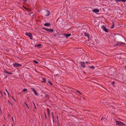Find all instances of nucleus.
Returning a JSON list of instances; mask_svg holds the SVG:
<instances>
[{
	"label": "nucleus",
	"mask_w": 126,
	"mask_h": 126,
	"mask_svg": "<svg viewBox=\"0 0 126 126\" xmlns=\"http://www.w3.org/2000/svg\"><path fill=\"white\" fill-rule=\"evenodd\" d=\"M25 35L29 37L31 39H32L33 37L31 33V32H26L25 33Z\"/></svg>",
	"instance_id": "obj_1"
},
{
	"label": "nucleus",
	"mask_w": 126,
	"mask_h": 126,
	"mask_svg": "<svg viewBox=\"0 0 126 126\" xmlns=\"http://www.w3.org/2000/svg\"><path fill=\"white\" fill-rule=\"evenodd\" d=\"M79 63L80 64L81 66L83 68H85L86 67L85 63L84 62H79Z\"/></svg>",
	"instance_id": "obj_2"
},
{
	"label": "nucleus",
	"mask_w": 126,
	"mask_h": 126,
	"mask_svg": "<svg viewBox=\"0 0 126 126\" xmlns=\"http://www.w3.org/2000/svg\"><path fill=\"white\" fill-rule=\"evenodd\" d=\"M50 15V12L48 10H46L45 12V15L46 16H48Z\"/></svg>",
	"instance_id": "obj_3"
},
{
	"label": "nucleus",
	"mask_w": 126,
	"mask_h": 126,
	"mask_svg": "<svg viewBox=\"0 0 126 126\" xmlns=\"http://www.w3.org/2000/svg\"><path fill=\"white\" fill-rule=\"evenodd\" d=\"M13 65L15 67H21L22 66L21 64H19L17 63H14L13 64Z\"/></svg>",
	"instance_id": "obj_4"
},
{
	"label": "nucleus",
	"mask_w": 126,
	"mask_h": 126,
	"mask_svg": "<svg viewBox=\"0 0 126 126\" xmlns=\"http://www.w3.org/2000/svg\"><path fill=\"white\" fill-rule=\"evenodd\" d=\"M103 29V30L105 31V32H108V29L106 28L104 25H103L101 27Z\"/></svg>",
	"instance_id": "obj_5"
},
{
	"label": "nucleus",
	"mask_w": 126,
	"mask_h": 126,
	"mask_svg": "<svg viewBox=\"0 0 126 126\" xmlns=\"http://www.w3.org/2000/svg\"><path fill=\"white\" fill-rule=\"evenodd\" d=\"M31 89L32 90V91L34 93V94H35L37 96L38 95V93L36 90L34 88H31Z\"/></svg>",
	"instance_id": "obj_6"
},
{
	"label": "nucleus",
	"mask_w": 126,
	"mask_h": 126,
	"mask_svg": "<svg viewBox=\"0 0 126 126\" xmlns=\"http://www.w3.org/2000/svg\"><path fill=\"white\" fill-rule=\"evenodd\" d=\"M99 10L97 9H93L92 10L93 12L95 13L98 12H99Z\"/></svg>",
	"instance_id": "obj_7"
},
{
	"label": "nucleus",
	"mask_w": 126,
	"mask_h": 126,
	"mask_svg": "<svg viewBox=\"0 0 126 126\" xmlns=\"http://www.w3.org/2000/svg\"><path fill=\"white\" fill-rule=\"evenodd\" d=\"M118 46H122L124 45L125 44V43L121 42H118Z\"/></svg>",
	"instance_id": "obj_8"
},
{
	"label": "nucleus",
	"mask_w": 126,
	"mask_h": 126,
	"mask_svg": "<svg viewBox=\"0 0 126 126\" xmlns=\"http://www.w3.org/2000/svg\"><path fill=\"white\" fill-rule=\"evenodd\" d=\"M84 35L85 36H87L88 39H89L90 38V35L88 34L87 33H84Z\"/></svg>",
	"instance_id": "obj_9"
},
{
	"label": "nucleus",
	"mask_w": 126,
	"mask_h": 126,
	"mask_svg": "<svg viewBox=\"0 0 126 126\" xmlns=\"http://www.w3.org/2000/svg\"><path fill=\"white\" fill-rule=\"evenodd\" d=\"M71 35V34H68L65 33L64 34V36H66L67 37L70 36Z\"/></svg>",
	"instance_id": "obj_10"
},
{
	"label": "nucleus",
	"mask_w": 126,
	"mask_h": 126,
	"mask_svg": "<svg viewBox=\"0 0 126 126\" xmlns=\"http://www.w3.org/2000/svg\"><path fill=\"white\" fill-rule=\"evenodd\" d=\"M44 25L45 26H50L51 25L50 23H45Z\"/></svg>",
	"instance_id": "obj_11"
},
{
	"label": "nucleus",
	"mask_w": 126,
	"mask_h": 126,
	"mask_svg": "<svg viewBox=\"0 0 126 126\" xmlns=\"http://www.w3.org/2000/svg\"><path fill=\"white\" fill-rule=\"evenodd\" d=\"M115 122L117 125H119V126L121 125V124L120 123H121V122L116 121H115Z\"/></svg>",
	"instance_id": "obj_12"
},
{
	"label": "nucleus",
	"mask_w": 126,
	"mask_h": 126,
	"mask_svg": "<svg viewBox=\"0 0 126 126\" xmlns=\"http://www.w3.org/2000/svg\"><path fill=\"white\" fill-rule=\"evenodd\" d=\"M47 31H49L50 32H53V30L51 29H48Z\"/></svg>",
	"instance_id": "obj_13"
},
{
	"label": "nucleus",
	"mask_w": 126,
	"mask_h": 126,
	"mask_svg": "<svg viewBox=\"0 0 126 126\" xmlns=\"http://www.w3.org/2000/svg\"><path fill=\"white\" fill-rule=\"evenodd\" d=\"M22 7L23 8H24L26 10H27L28 11H29L30 10V9L29 8H27L24 6H23Z\"/></svg>",
	"instance_id": "obj_14"
},
{
	"label": "nucleus",
	"mask_w": 126,
	"mask_h": 126,
	"mask_svg": "<svg viewBox=\"0 0 126 126\" xmlns=\"http://www.w3.org/2000/svg\"><path fill=\"white\" fill-rule=\"evenodd\" d=\"M41 46V44H38L37 45H36L35 46V47H40Z\"/></svg>",
	"instance_id": "obj_15"
},
{
	"label": "nucleus",
	"mask_w": 126,
	"mask_h": 126,
	"mask_svg": "<svg viewBox=\"0 0 126 126\" xmlns=\"http://www.w3.org/2000/svg\"><path fill=\"white\" fill-rule=\"evenodd\" d=\"M114 26V23L113 22L112 25L111 26V27H110V28L111 29H113Z\"/></svg>",
	"instance_id": "obj_16"
},
{
	"label": "nucleus",
	"mask_w": 126,
	"mask_h": 126,
	"mask_svg": "<svg viewBox=\"0 0 126 126\" xmlns=\"http://www.w3.org/2000/svg\"><path fill=\"white\" fill-rule=\"evenodd\" d=\"M89 67L90 68H91V69H94L95 68V67L93 66H89Z\"/></svg>",
	"instance_id": "obj_17"
},
{
	"label": "nucleus",
	"mask_w": 126,
	"mask_h": 126,
	"mask_svg": "<svg viewBox=\"0 0 126 126\" xmlns=\"http://www.w3.org/2000/svg\"><path fill=\"white\" fill-rule=\"evenodd\" d=\"M47 111L48 112V114L49 116L50 115V111H49V110L48 108H47Z\"/></svg>",
	"instance_id": "obj_18"
},
{
	"label": "nucleus",
	"mask_w": 126,
	"mask_h": 126,
	"mask_svg": "<svg viewBox=\"0 0 126 126\" xmlns=\"http://www.w3.org/2000/svg\"><path fill=\"white\" fill-rule=\"evenodd\" d=\"M33 61L34 62V63H35L36 64H39V63L37 62V61L35 60H33Z\"/></svg>",
	"instance_id": "obj_19"
},
{
	"label": "nucleus",
	"mask_w": 126,
	"mask_h": 126,
	"mask_svg": "<svg viewBox=\"0 0 126 126\" xmlns=\"http://www.w3.org/2000/svg\"><path fill=\"white\" fill-rule=\"evenodd\" d=\"M43 80L42 81V82L43 83L45 82L46 81V80L44 78L42 79Z\"/></svg>",
	"instance_id": "obj_20"
},
{
	"label": "nucleus",
	"mask_w": 126,
	"mask_h": 126,
	"mask_svg": "<svg viewBox=\"0 0 126 126\" xmlns=\"http://www.w3.org/2000/svg\"><path fill=\"white\" fill-rule=\"evenodd\" d=\"M8 102L9 103L11 106H13V104L9 100H8Z\"/></svg>",
	"instance_id": "obj_21"
},
{
	"label": "nucleus",
	"mask_w": 126,
	"mask_h": 126,
	"mask_svg": "<svg viewBox=\"0 0 126 126\" xmlns=\"http://www.w3.org/2000/svg\"><path fill=\"white\" fill-rule=\"evenodd\" d=\"M25 104L26 105V106L27 107V108L28 109H29V107L28 106V105L27 104V103L26 102H25Z\"/></svg>",
	"instance_id": "obj_22"
},
{
	"label": "nucleus",
	"mask_w": 126,
	"mask_h": 126,
	"mask_svg": "<svg viewBox=\"0 0 126 126\" xmlns=\"http://www.w3.org/2000/svg\"><path fill=\"white\" fill-rule=\"evenodd\" d=\"M118 45L119 44H118V43H116V44H115L114 45V47H116L117 46H118Z\"/></svg>",
	"instance_id": "obj_23"
},
{
	"label": "nucleus",
	"mask_w": 126,
	"mask_h": 126,
	"mask_svg": "<svg viewBox=\"0 0 126 126\" xmlns=\"http://www.w3.org/2000/svg\"><path fill=\"white\" fill-rule=\"evenodd\" d=\"M120 123L121 124V125L120 126H123V125H125V124L124 123H123L121 122V123Z\"/></svg>",
	"instance_id": "obj_24"
},
{
	"label": "nucleus",
	"mask_w": 126,
	"mask_h": 126,
	"mask_svg": "<svg viewBox=\"0 0 126 126\" xmlns=\"http://www.w3.org/2000/svg\"><path fill=\"white\" fill-rule=\"evenodd\" d=\"M48 83L50 84L51 85H52V83L51 82V81H48Z\"/></svg>",
	"instance_id": "obj_25"
},
{
	"label": "nucleus",
	"mask_w": 126,
	"mask_h": 126,
	"mask_svg": "<svg viewBox=\"0 0 126 126\" xmlns=\"http://www.w3.org/2000/svg\"><path fill=\"white\" fill-rule=\"evenodd\" d=\"M44 115L45 117V118L46 119H47V117L46 116V113L45 111H44Z\"/></svg>",
	"instance_id": "obj_26"
},
{
	"label": "nucleus",
	"mask_w": 126,
	"mask_h": 126,
	"mask_svg": "<svg viewBox=\"0 0 126 126\" xmlns=\"http://www.w3.org/2000/svg\"><path fill=\"white\" fill-rule=\"evenodd\" d=\"M27 91V89H23V92H25V91Z\"/></svg>",
	"instance_id": "obj_27"
},
{
	"label": "nucleus",
	"mask_w": 126,
	"mask_h": 126,
	"mask_svg": "<svg viewBox=\"0 0 126 126\" xmlns=\"http://www.w3.org/2000/svg\"><path fill=\"white\" fill-rule=\"evenodd\" d=\"M51 114L52 115V118H54V113L53 112H52L51 113Z\"/></svg>",
	"instance_id": "obj_28"
},
{
	"label": "nucleus",
	"mask_w": 126,
	"mask_h": 126,
	"mask_svg": "<svg viewBox=\"0 0 126 126\" xmlns=\"http://www.w3.org/2000/svg\"><path fill=\"white\" fill-rule=\"evenodd\" d=\"M42 29H44V30H46L47 31V30L48 29V28H44V27H42Z\"/></svg>",
	"instance_id": "obj_29"
},
{
	"label": "nucleus",
	"mask_w": 126,
	"mask_h": 126,
	"mask_svg": "<svg viewBox=\"0 0 126 126\" xmlns=\"http://www.w3.org/2000/svg\"><path fill=\"white\" fill-rule=\"evenodd\" d=\"M4 72L5 73H7V72H8V71L7 70H6V69H5V70H4Z\"/></svg>",
	"instance_id": "obj_30"
},
{
	"label": "nucleus",
	"mask_w": 126,
	"mask_h": 126,
	"mask_svg": "<svg viewBox=\"0 0 126 126\" xmlns=\"http://www.w3.org/2000/svg\"><path fill=\"white\" fill-rule=\"evenodd\" d=\"M77 92L79 93L80 94V95L82 94L81 93H80L79 91V90L77 91Z\"/></svg>",
	"instance_id": "obj_31"
},
{
	"label": "nucleus",
	"mask_w": 126,
	"mask_h": 126,
	"mask_svg": "<svg viewBox=\"0 0 126 126\" xmlns=\"http://www.w3.org/2000/svg\"><path fill=\"white\" fill-rule=\"evenodd\" d=\"M33 102V105H34V108L35 109H36V107L35 104L34 102Z\"/></svg>",
	"instance_id": "obj_32"
},
{
	"label": "nucleus",
	"mask_w": 126,
	"mask_h": 126,
	"mask_svg": "<svg viewBox=\"0 0 126 126\" xmlns=\"http://www.w3.org/2000/svg\"><path fill=\"white\" fill-rule=\"evenodd\" d=\"M121 1H122L123 2H126V0H121Z\"/></svg>",
	"instance_id": "obj_33"
},
{
	"label": "nucleus",
	"mask_w": 126,
	"mask_h": 126,
	"mask_svg": "<svg viewBox=\"0 0 126 126\" xmlns=\"http://www.w3.org/2000/svg\"><path fill=\"white\" fill-rule=\"evenodd\" d=\"M12 98L15 101H16V100L14 98L13 96H12Z\"/></svg>",
	"instance_id": "obj_34"
},
{
	"label": "nucleus",
	"mask_w": 126,
	"mask_h": 126,
	"mask_svg": "<svg viewBox=\"0 0 126 126\" xmlns=\"http://www.w3.org/2000/svg\"><path fill=\"white\" fill-rule=\"evenodd\" d=\"M115 1L117 2H118L121 1V0H116Z\"/></svg>",
	"instance_id": "obj_35"
},
{
	"label": "nucleus",
	"mask_w": 126,
	"mask_h": 126,
	"mask_svg": "<svg viewBox=\"0 0 126 126\" xmlns=\"http://www.w3.org/2000/svg\"><path fill=\"white\" fill-rule=\"evenodd\" d=\"M7 73L8 74H11V75L12 74V73H10V72H7Z\"/></svg>",
	"instance_id": "obj_36"
},
{
	"label": "nucleus",
	"mask_w": 126,
	"mask_h": 126,
	"mask_svg": "<svg viewBox=\"0 0 126 126\" xmlns=\"http://www.w3.org/2000/svg\"><path fill=\"white\" fill-rule=\"evenodd\" d=\"M53 119V123H54V118H52Z\"/></svg>",
	"instance_id": "obj_37"
},
{
	"label": "nucleus",
	"mask_w": 126,
	"mask_h": 126,
	"mask_svg": "<svg viewBox=\"0 0 126 126\" xmlns=\"http://www.w3.org/2000/svg\"><path fill=\"white\" fill-rule=\"evenodd\" d=\"M48 96H49L48 95H47V94H46V95H45V97H47Z\"/></svg>",
	"instance_id": "obj_38"
},
{
	"label": "nucleus",
	"mask_w": 126,
	"mask_h": 126,
	"mask_svg": "<svg viewBox=\"0 0 126 126\" xmlns=\"http://www.w3.org/2000/svg\"><path fill=\"white\" fill-rule=\"evenodd\" d=\"M12 121H13V123H14V119H13V117H12Z\"/></svg>",
	"instance_id": "obj_39"
},
{
	"label": "nucleus",
	"mask_w": 126,
	"mask_h": 126,
	"mask_svg": "<svg viewBox=\"0 0 126 126\" xmlns=\"http://www.w3.org/2000/svg\"><path fill=\"white\" fill-rule=\"evenodd\" d=\"M0 93L1 94V95H2V96H3V94H2V92L1 91H0Z\"/></svg>",
	"instance_id": "obj_40"
},
{
	"label": "nucleus",
	"mask_w": 126,
	"mask_h": 126,
	"mask_svg": "<svg viewBox=\"0 0 126 126\" xmlns=\"http://www.w3.org/2000/svg\"><path fill=\"white\" fill-rule=\"evenodd\" d=\"M53 36H54L56 37L57 36V35L56 34H53Z\"/></svg>",
	"instance_id": "obj_41"
},
{
	"label": "nucleus",
	"mask_w": 126,
	"mask_h": 126,
	"mask_svg": "<svg viewBox=\"0 0 126 126\" xmlns=\"http://www.w3.org/2000/svg\"><path fill=\"white\" fill-rule=\"evenodd\" d=\"M6 91L7 93H9V92H8V91L6 89Z\"/></svg>",
	"instance_id": "obj_42"
},
{
	"label": "nucleus",
	"mask_w": 126,
	"mask_h": 126,
	"mask_svg": "<svg viewBox=\"0 0 126 126\" xmlns=\"http://www.w3.org/2000/svg\"><path fill=\"white\" fill-rule=\"evenodd\" d=\"M23 1H24L25 2H26L27 1V0H22Z\"/></svg>",
	"instance_id": "obj_43"
},
{
	"label": "nucleus",
	"mask_w": 126,
	"mask_h": 126,
	"mask_svg": "<svg viewBox=\"0 0 126 126\" xmlns=\"http://www.w3.org/2000/svg\"><path fill=\"white\" fill-rule=\"evenodd\" d=\"M8 96L9 97H10V94H9V93H8Z\"/></svg>",
	"instance_id": "obj_44"
},
{
	"label": "nucleus",
	"mask_w": 126,
	"mask_h": 126,
	"mask_svg": "<svg viewBox=\"0 0 126 126\" xmlns=\"http://www.w3.org/2000/svg\"><path fill=\"white\" fill-rule=\"evenodd\" d=\"M115 83L114 82V81H113L112 82V84L113 85V84L114 83Z\"/></svg>",
	"instance_id": "obj_45"
},
{
	"label": "nucleus",
	"mask_w": 126,
	"mask_h": 126,
	"mask_svg": "<svg viewBox=\"0 0 126 126\" xmlns=\"http://www.w3.org/2000/svg\"><path fill=\"white\" fill-rule=\"evenodd\" d=\"M85 63H88V62H85Z\"/></svg>",
	"instance_id": "obj_46"
},
{
	"label": "nucleus",
	"mask_w": 126,
	"mask_h": 126,
	"mask_svg": "<svg viewBox=\"0 0 126 126\" xmlns=\"http://www.w3.org/2000/svg\"><path fill=\"white\" fill-rule=\"evenodd\" d=\"M57 119V122H58H58H59V121H58V118Z\"/></svg>",
	"instance_id": "obj_47"
},
{
	"label": "nucleus",
	"mask_w": 126,
	"mask_h": 126,
	"mask_svg": "<svg viewBox=\"0 0 126 126\" xmlns=\"http://www.w3.org/2000/svg\"><path fill=\"white\" fill-rule=\"evenodd\" d=\"M0 111L1 113V112H1V108H0Z\"/></svg>",
	"instance_id": "obj_48"
},
{
	"label": "nucleus",
	"mask_w": 126,
	"mask_h": 126,
	"mask_svg": "<svg viewBox=\"0 0 126 126\" xmlns=\"http://www.w3.org/2000/svg\"><path fill=\"white\" fill-rule=\"evenodd\" d=\"M5 78H7V76H5Z\"/></svg>",
	"instance_id": "obj_49"
},
{
	"label": "nucleus",
	"mask_w": 126,
	"mask_h": 126,
	"mask_svg": "<svg viewBox=\"0 0 126 126\" xmlns=\"http://www.w3.org/2000/svg\"><path fill=\"white\" fill-rule=\"evenodd\" d=\"M4 94L5 95H6V93H5V92H4Z\"/></svg>",
	"instance_id": "obj_50"
},
{
	"label": "nucleus",
	"mask_w": 126,
	"mask_h": 126,
	"mask_svg": "<svg viewBox=\"0 0 126 126\" xmlns=\"http://www.w3.org/2000/svg\"><path fill=\"white\" fill-rule=\"evenodd\" d=\"M125 68L126 69V66L125 67Z\"/></svg>",
	"instance_id": "obj_51"
},
{
	"label": "nucleus",
	"mask_w": 126,
	"mask_h": 126,
	"mask_svg": "<svg viewBox=\"0 0 126 126\" xmlns=\"http://www.w3.org/2000/svg\"><path fill=\"white\" fill-rule=\"evenodd\" d=\"M102 119H103V118H102L101 119V120H102Z\"/></svg>",
	"instance_id": "obj_52"
},
{
	"label": "nucleus",
	"mask_w": 126,
	"mask_h": 126,
	"mask_svg": "<svg viewBox=\"0 0 126 126\" xmlns=\"http://www.w3.org/2000/svg\"><path fill=\"white\" fill-rule=\"evenodd\" d=\"M3 126H5V125H3Z\"/></svg>",
	"instance_id": "obj_53"
},
{
	"label": "nucleus",
	"mask_w": 126,
	"mask_h": 126,
	"mask_svg": "<svg viewBox=\"0 0 126 126\" xmlns=\"http://www.w3.org/2000/svg\"><path fill=\"white\" fill-rule=\"evenodd\" d=\"M58 116H57V119L58 118Z\"/></svg>",
	"instance_id": "obj_54"
},
{
	"label": "nucleus",
	"mask_w": 126,
	"mask_h": 126,
	"mask_svg": "<svg viewBox=\"0 0 126 126\" xmlns=\"http://www.w3.org/2000/svg\"><path fill=\"white\" fill-rule=\"evenodd\" d=\"M44 102H45V101H44Z\"/></svg>",
	"instance_id": "obj_55"
}]
</instances>
